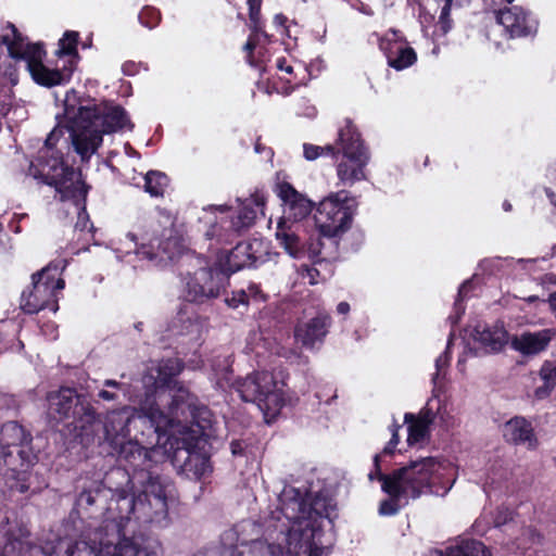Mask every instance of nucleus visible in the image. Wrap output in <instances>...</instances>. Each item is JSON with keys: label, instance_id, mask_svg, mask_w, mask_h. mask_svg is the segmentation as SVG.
<instances>
[{"label": "nucleus", "instance_id": "f3484780", "mask_svg": "<svg viewBox=\"0 0 556 556\" xmlns=\"http://www.w3.org/2000/svg\"><path fill=\"white\" fill-rule=\"evenodd\" d=\"M163 412L159 403H152L149 406L142 407V413H138L135 408L123 407L117 410L110 412L105 417L104 432L105 439L111 445L117 446L121 441L130 437L131 427L140 425H150V429L155 427V424L150 419V413Z\"/></svg>", "mask_w": 556, "mask_h": 556}, {"label": "nucleus", "instance_id": "e433bc0d", "mask_svg": "<svg viewBox=\"0 0 556 556\" xmlns=\"http://www.w3.org/2000/svg\"><path fill=\"white\" fill-rule=\"evenodd\" d=\"M168 185L165 174L157 170H150L144 176V190L151 197H162Z\"/></svg>", "mask_w": 556, "mask_h": 556}, {"label": "nucleus", "instance_id": "6e6d98bb", "mask_svg": "<svg viewBox=\"0 0 556 556\" xmlns=\"http://www.w3.org/2000/svg\"><path fill=\"white\" fill-rule=\"evenodd\" d=\"M42 332L51 340H54L58 337L56 327L53 324L47 325L46 328H42Z\"/></svg>", "mask_w": 556, "mask_h": 556}, {"label": "nucleus", "instance_id": "9d476101", "mask_svg": "<svg viewBox=\"0 0 556 556\" xmlns=\"http://www.w3.org/2000/svg\"><path fill=\"white\" fill-rule=\"evenodd\" d=\"M275 192L282 205V216L277 224L276 239L291 257H301L305 251L296 231V224L311 214L314 203L287 181L278 182Z\"/></svg>", "mask_w": 556, "mask_h": 556}, {"label": "nucleus", "instance_id": "49530a36", "mask_svg": "<svg viewBox=\"0 0 556 556\" xmlns=\"http://www.w3.org/2000/svg\"><path fill=\"white\" fill-rule=\"evenodd\" d=\"M399 429H400V426L397 425H393L391 427V439L390 441L388 442V444L384 446L383 451L381 454H376L375 457L377 455H379V460L381 459L382 456L384 455H392L399 444Z\"/></svg>", "mask_w": 556, "mask_h": 556}, {"label": "nucleus", "instance_id": "603ef678", "mask_svg": "<svg viewBox=\"0 0 556 556\" xmlns=\"http://www.w3.org/2000/svg\"><path fill=\"white\" fill-rule=\"evenodd\" d=\"M303 102H304V108H303V110H299L298 114L309 117V118L315 117L317 114L316 108L314 105L306 103L305 101H303Z\"/></svg>", "mask_w": 556, "mask_h": 556}, {"label": "nucleus", "instance_id": "5701e85b", "mask_svg": "<svg viewBox=\"0 0 556 556\" xmlns=\"http://www.w3.org/2000/svg\"><path fill=\"white\" fill-rule=\"evenodd\" d=\"M184 368L182 363L178 358H168L160 362L154 368H152L153 372L150 374V378L154 380V386L156 387V399L160 403L167 401L170 399V403L168 405V413L164 415L170 417V406L173 404V395L177 392L179 388H184L178 383H174L173 387H169L172 379L178 376Z\"/></svg>", "mask_w": 556, "mask_h": 556}, {"label": "nucleus", "instance_id": "6e6552de", "mask_svg": "<svg viewBox=\"0 0 556 556\" xmlns=\"http://www.w3.org/2000/svg\"><path fill=\"white\" fill-rule=\"evenodd\" d=\"M266 195L256 191L250 198L237 200L236 215H229L227 205H212L203 208L200 220L208 225L205 237L217 243H229L241 230L250 228L258 214L264 215Z\"/></svg>", "mask_w": 556, "mask_h": 556}, {"label": "nucleus", "instance_id": "58836bf2", "mask_svg": "<svg viewBox=\"0 0 556 556\" xmlns=\"http://www.w3.org/2000/svg\"><path fill=\"white\" fill-rule=\"evenodd\" d=\"M337 154V149L331 144H327L325 147L315 146L311 143L303 144V156L307 161H315L323 155L334 156Z\"/></svg>", "mask_w": 556, "mask_h": 556}, {"label": "nucleus", "instance_id": "cd10ccee", "mask_svg": "<svg viewBox=\"0 0 556 556\" xmlns=\"http://www.w3.org/2000/svg\"><path fill=\"white\" fill-rule=\"evenodd\" d=\"M431 408H422L417 416L413 414H405V422L408 425L407 431V443L410 446L422 445L429 440Z\"/></svg>", "mask_w": 556, "mask_h": 556}, {"label": "nucleus", "instance_id": "6ab92c4d", "mask_svg": "<svg viewBox=\"0 0 556 556\" xmlns=\"http://www.w3.org/2000/svg\"><path fill=\"white\" fill-rule=\"evenodd\" d=\"M48 415L54 420L68 418L92 417L93 410L84 396L76 393L74 389L62 388L51 392L47 396Z\"/></svg>", "mask_w": 556, "mask_h": 556}, {"label": "nucleus", "instance_id": "9b49d317", "mask_svg": "<svg viewBox=\"0 0 556 556\" xmlns=\"http://www.w3.org/2000/svg\"><path fill=\"white\" fill-rule=\"evenodd\" d=\"M285 382L273 372L256 371L237 382V391L245 402L254 403L267 424L271 422L286 403Z\"/></svg>", "mask_w": 556, "mask_h": 556}, {"label": "nucleus", "instance_id": "79ce46f5", "mask_svg": "<svg viewBox=\"0 0 556 556\" xmlns=\"http://www.w3.org/2000/svg\"><path fill=\"white\" fill-rule=\"evenodd\" d=\"M511 519V511L507 508H497L496 514L493 516L492 511H488L484 509L481 520H485V522L493 527H500L505 525L508 520Z\"/></svg>", "mask_w": 556, "mask_h": 556}, {"label": "nucleus", "instance_id": "72a5a7b5", "mask_svg": "<svg viewBox=\"0 0 556 556\" xmlns=\"http://www.w3.org/2000/svg\"><path fill=\"white\" fill-rule=\"evenodd\" d=\"M543 386L534 391L536 399L542 400L551 394L556 387V361H545L540 369Z\"/></svg>", "mask_w": 556, "mask_h": 556}, {"label": "nucleus", "instance_id": "13d9d810", "mask_svg": "<svg viewBox=\"0 0 556 556\" xmlns=\"http://www.w3.org/2000/svg\"><path fill=\"white\" fill-rule=\"evenodd\" d=\"M351 311V306L348 302H340L338 305H337V313L339 315H348Z\"/></svg>", "mask_w": 556, "mask_h": 556}, {"label": "nucleus", "instance_id": "423d86ee", "mask_svg": "<svg viewBox=\"0 0 556 556\" xmlns=\"http://www.w3.org/2000/svg\"><path fill=\"white\" fill-rule=\"evenodd\" d=\"M379 455L374 457L375 470L368 473L370 481H381V489L390 500L380 504L379 514L395 515L400 508L422 494L445 496L457 479L456 467L444 457L428 456L412 460L389 476L381 473Z\"/></svg>", "mask_w": 556, "mask_h": 556}, {"label": "nucleus", "instance_id": "b1692460", "mask_svg": "<svg viewBox=\"0 0 556 556\" xmlns=\"http://www.w3.org/2000/svg\"><path fill=\"white\" fill-rule=\"evenodd\" d=\"M262 245L261 240H252L238 243L232 250L227 252L226 260L220 265H224L228 271H237L244 267L254 265L262 260Z\"/></svg>", "mask_w": 556, "mask_h": 556}, {"label": "nucleus", "instance_id": "4be33fe9", "mask_svg": "<svg viewBox=\"0 0 556 556\" xmlns=\"http://www.w3.org/2000/svg\"><path fill=\"white\" fill-rule=\"evenodd\" d=\"M331 324V316L326 312H319L315 317L298 321L294 327L295 342L306 350H318L324 344Z\"/></svg>", "mask_w": 556, "mask_h": 556}, {"label": "nucleus", "instance_id": "0e129e2a", "mask_svg": "<svg viewBox=\"0 0 556 556\" xmlns=\"http://www.w3.org/2000/svg\"><path fill=\"white\" fill-rule=\"evenodd\" d=\"M13 114L16 115L18 118H24L26 115V111L23 108H21V109L16 108L13 110Z\"/></svg>", "mask_w": 556, "mask_h": 556}, {"label": "nucleus", "instance_id": "0eeeda50", "mask_svg": "<svg viewBox=\"0 0 556 556\" xmlns=\"http://www.w3.org/2000/svg\"><path fill=\"white\" fill-rule=\"evenodd\" d=\"M33 437L22 425L9 421L0 426V472L10 493H26L30 488L31 468L37 455Z\"/></svg>", "mask_w": 556, "mask_h": 556}, {"label": "nucleus", "instance_id": "1a4fd4ad", "mask_svg": "<svg viewBox=\"0 0 556 556\" xmlns=\"http://www.w3.org/2000/svg\"><path fill=\"white\" fill-rule=\"evenodd\" d=\"M167 228L161 233L162 239L157 235V229L153 228L151 233L144 232L138 235L127 232L124 239H119L114 244L113 251L116 258L131 263L132 257L147 260L161 264L175 260L180 254L181 244L179 239L173 236V222L168 215L164 216Z\"/></svg>", "mask_w": 556, "mask_h": 556}, {"label": "nucleus", "instance_id": "a211bd4d", "mask_svg": "<svg viewBox=\"0 0 556 556\" xmlns=\"http://www.w3.org/2000/svg\"><path fill=\"white\" fill-rule=\"evenodd\" d=\"M247 3L249 5V27L251 29V35L244 45L247 61L251 66L263 72L269 62L270 53L267 48L269 36L262 29L260 14L262 0H247Z\"/></svg>", "mask_w": 556, "mask_h": 556}, {"label": "nucleus", "instance_id": "a878e982", "mask_svg": "<svg viewBox=\"0 0 556 556\" xmlns=\"http://www.w3.org/2000/svg\"><path fill=\"white\" fill-rule=\"evenodd\" d=\"M556 338V329H542L535 332L526 331L513 337L511 348L522 355H536L548 346Z\"/></svg>", "mask_w": 556, "mask_h": 556}, {"label": "nucleus", "instance_id": "de8ad7c7", "mask_svg": "<svg viewBox=\"0 0 556 556\" xmlns=\"http://www.w3.org/2000/svg\"><path fill=\"white\" fill-rule=\"evenodd\" d=\"M229 307L238 308L240 305L248 304V294L244 289L232 292L230 298H226Z\"/></svg>", "mask_w": 556, "mask_h": 556}, {"label": "nucleus", "instance_id": "c03bdc74", "mask_svg": "<svg viewBox=\"0 0 556 556\" xmlns=\"http://www.w3.org/2000/svg\"><path fill=\"white\" fill-rule=\"evenodd\" d=\"M203 330H204V324L200 318H198V317H194V319L188 318V325L186 326V332H184L182 334L189 336L190 339L194 340L197 345H199L200 344L199 342L202 339Z\"/></svg>", "mask_w": 556, "mask_h": 556}, {"label": "nucleus", "instance_id": "e2e57ef3", "mask_svg": "<svg viewBox=\"0 0 556 556\" xmlns=\"http://www.w3.org/2000/svg\"><path fill=\"white\" fill-rule=\"evenodd\" d=\"M466 358H467V352L465 351L458 358V362H457V366L459 368V370H464V364L466 362Z\"/></svg>", "mask_w": 556, "mask_h": 556}, {"label": "nucleus", "instance_id": "412c9836", "mask_svg": "<svg viewBox=\"0 0 556 556\" xmlns=\"http://www.w3.org/2000/svg\"><path fill=\"white\" fill-rule=\"evenodd\" d=\"M495 18L509 38L532 36L539 27L535 16L520 5L500 9L495 12Z\"/></svg>", "mask_w": 556, "mask_h": 556}, {"label": "nucleus", "instance_id": "2f4dec72", "mask_svg": "<svg viewBox=\"0 0 556 556\" xmlns=\"http://www.w3.org/2000/svg\"><path fill=\"white\" fill-rule=\"evenodd\" d=\"M231 357L229 355H217L211 359V371L208 378L216 387L225 388L230 382Z\"/></svg>", "mask_w": 556, "mask_h": 556}, {"label": "nucleus", "instance_id": "864d4df0", "mask_svg": "<svg viewBox=\"0 0 556 556\" xmlns=\"http://www.w3.org/2000/svg\"><path fill=\"white\" fill-rule=\"evenodd\" d=\"M187 367L192 370L200 369L203 367V359L200 356L194 355L187 361Z\"/></svg>", "mask_w": 556, "mask_h": 556}, {"label": "nucleus", "instance_id": "37998d69", "mask_svg": "<svg viewBox=\"0 0 556 556\" xmlns=\"http://www.w3.org/2000/svg\"><path fill=\"white\" fill-rule=\"evenodd\" d=\"M138 18L143 26L152 29L159 24L161 14L155 8L144 7L140 11Z\"/></svg>", "mask_w": 556, "mask_h": 556}, {"label": "nucleus", "instance_id": "393cba45", "mask_svg": "<svg viewBox=\"0 0 556 556\" xmlns=\"http://www.w3.org/2000/svg\"><path fill=\"white\" fill-rule=\"evenodd\" d=\"M475 344L479 346L475 348V354H478V350L481 349L485 353L500 352L508 342V332L503 325L488 326L484 324H478L475 326L470 333Z\"/></svg>", "mask_w": 556, "mask_h": 556}, {"label": "nucleus", "instance_id": "dca6fc26", "mask_svg": "<svg viewBox=\"0 0 556 556\" xmlns=\"http://www.w3.org/2000/svg\"><path fill=\"white\" fill-rule=\"evenodd\" d=\"M156 435V444L151 447L142 446L138 440L121 441L116 447L119 448L121 456L127 460L136 470L148 471L152 464H160L169 457L170 450H167L166 437L168 428L156 430L151 428Z\"/></svg>", "mask_w": 556, "mask_h": 556}, {"label": "nucleus", "instance_id": "c9c22d12", "mask_svg": "<svg viewBox=\"0 0 556 556\" xmlns=\"http://www.w3.org/2000/svg\"><path fill=\"white\" fill-rule=\"evenodd\" d=\"M237 539V532L233 530H229L225 532L222 536V556H241L242 552L239 551L238 545H232V542ZM251 541V552L253 556H260V540L252 539Z\"/></svg>", "mask_w": 556, "mask_h": 556}, {"label": "nucleus", "instance_id": "338daca9", "mask_svg": "<svg viewBox=\"0 0 556 556\" xmlns=\"http://www.w3.org/2000/svg\"><path fill=\"white\" fill-rule=\"evenodd\" d=\"M545 281L548 282V283H554L556 285V276L555 275H546L545 277Z\"/></svg>", "mask_w": 556, "mask_h": 556}, {"label": "nucleus", "instance_id": "2eb2a0df", "mask_svg": "<svg viewBox=\"0 0 556 556\" xmlns=\"http://www.w3.org/2000/svg\"><path fill=\"white\" fill-rule=\"evenodd\" d=\"M229 282V276L219 268L201 267L184 277L182 296L188 302L203 303L218 298Z\"/></svg>", "mask_w": 556, "mask_h": 556}, {"label": "nucleus", "instance_id": "f257e3e1", "mask_svg": "<svg viewBox=\"0 0 556 556\" xmlns=\"http://www.w3.org/2000/svg\"><path fill=\"white\" fill-rule=\"evenodd\" d=\"M166 486L152 480L146 495H153V503L142 500L136 504L123 492L112 502L110 519L88 534V541L60 538L43 547L31 545L24 540L28 529L16 520L3 517L0 521V556H162L160 543L137 531L146 523L162 525L168 515Z\"/></svg>", "mask_w": 556, "mask_h": 556}, {"label": "nucleus", "instance_id": "f704fd0d", "mask_svg": "<svg viewBox=\"0 0 556 556\" xmlns=\"http://www.w3.org/2000/svg\"><path fill=\"white\" fill-rule=\"evenodd\" d=\"M152 480H157L160 481L162 484H164L166 486V496L168 495V492L172 488V484L168 480L166 479H162L160 476H153L151 472H148L147 475V479L144 480H140V483H143V491L141 494H139L136 498L134 496H130L125 490H116L112 497H111V501H110V505H109V508H108V511H106V516H105V519L104 520H109L110 519V510L112 508V502L114 501V498L116 497L117 493H124L126 496H128L129 498H131L136 504L139 502V500H142L143 503H148L149 500L153 503V495L152 494H149L148 496L146 495V490H147V486L148 484L150 483V481Z\"/></svg>", "mask_w": 556, "mask_h": 556}, {"label": "nucleus", "instance_id": "bb28decb", "mask_svg": "<svg viewBox=\"0 0 556 556\" xmlns=\"http://www.w3.org/2000/svg\"><path fill=\"white\" fill-rule=\"evenodd\" d=\"M503 435L507 442L528 450H535L539 445L533 426L525 417H514L505 422Z\"/></svg>", "mask_w": 556, "mask_h": 556}, {"label": "nucleus", "instance_id": "052dcab7", "mask_svg": "<svg viewBox=\"0 0 556 556\" xmlns=\"http://www.w3.org/2000/svg\"><path fill=\"white\" fill-rule=\"evenodd\" d=\"M547 302L549 304V308H551L552 313L554 314V316L556 318V291L549 294Z\"/></svg>", "mask_w": 556, "mask_h": 556}, {"label": "nucleus", "instance_id": "a18cd8bd", "mask_svg": "<svg viewBox=\"0 0 556 556\" xmlns=\"http://www.w3.org/2000/svg\"><path fill=\"white\" fill-rule=\"evenodd\" d=\"M469 1L470 0H455V4L462 7ZM453 2H454V0H445V4L441 11L440 24H441L444 33H446L451 28L448 15H450V11H451V7H452Z\"/></svg>", "mask_w": 556, "mask_h": 556}, {"label": "nucleus", "instance_id": "7ed1b4c3", "mask_svg": "<svg viewBox=\"0 0 556 556\" xmlns=\"http://www.w3.org/2000/svg\"><path fill=\"white\" fill-rule=\"evenodd\" d=\"M280 507L257 526L240 527L241 546L247 532L260 533V556H328L332 541L334 506L324 496H306L294 488L283 489Z\"/></svg>", "mask_w": 556, "mask_h": 556}, {"label": "nucleus", "instance_id": "09e8293b", "mask_svg": "<svg viewBox=\"0 0 556 556\" xmlns=\"http://www.w3.org/2000/svg\"><path fill=\"white\" fill-rule=\"evenodd\" d=\"M275 67L281 72V73H285V77H290L293 79V84L296 85L295 83V74H294V68L291 64L287 63V61L282 58H278L276 60V63H275Z\"/></svg>", "mask_w": 556, "mask_h": 556}, {"label": "nucleus", "instance_id": "ddd939ff", "mask_svg": "<svg viewBox=\"0 0 556 556\" xmlns=\"http://www.w3.org/2000/svg\"><path fill=\"white\" fill-rule=\"evenodd\" d=\"M355 202L345 190L331 192L316 206L314 222L316 230L329 241V248L338 247V238L351 226Z\"/></svg>", "mask_w": 556, "mask_h": 556}, {"label": "nucleus", "instance_id": "4d7b16f0", "mask_svg": "<svg viewBox=\"0 0 556 556\" xmlns=\"http://www.w3.org/2000/svg\"><path fill=\"white\" fill-rule=\"evenodd\" d=\"M232 455H241L243 453V443L240 441H232L230 444Z\"/></svg>", "mask_w": 556, "mask_h": 556}, {"label": "nucleus", "instance_id": "680f3d73", "mask_svg": "<svg viewBox=\"0 0 556 556\" xmlns=\"http://www.w3.org/2000/svg\"><path fill=\"white\" fill-rule=\"evenodd\" d=\"M103 384L105 387H109V388H121L122 387V383L117 382L116 380H112V379H108L103 382Z\"/></svg>", "mask_w": 556, "mask_h": 556}, {"label": "nucleus", "instance_id": "f03ea898", "mask_svg": "<svg viewBox=\"0 0 556 556\" xmlns=\"http://www.w3.org/2000/svg\"><path fill=\"white\" fill-rule=\"evenodd\" d=\"M67 129L74 151L83 162L97 153L103 141V135L119 130H131L126 111L109 102L96 103L83 100L76 91L66 92L63 119L50 131L35 160L30 162L28 174L47 185L54 186L62 199L84 200L87 187L80 174L64 164L56 143L63 136L62 126Z\"/></svg>", "mask_w": 556, "mask_h": 556}, {"label": "nucleus", "instance_id": "c85d7f7f", "mask_svg": "<svg viewBox=\"0 0 556 556\" xmlns=\"http://www.w3.org/2000/svg\"><path fill=\"white\" fill-rule=\"evenodd\" d=\"M305 253L300 257L307 256L311 261H316L319 266H328L330 261L334 257L337 247L331 250L329 248V241L324 236L319 235L316 230L315 235H312L305 243L302 241Z\"/></svg>", "mask_w": 556, "mask_h": 556}, {"label": "nucleus", "instance_id": "aec40b11", "mask_svg": "<svg viewBox=\"0 0 556 556\" xmlns=\"http://www.w3.org/2000/svg\"><path fill=\"white\" fill-rule=\"evenodd\" d=\"M379 48L386 55L388 65L396 71L408 68L417 61L415 50L396 29L391 28L379 38Z\"/></svg>", "mask_w": 556, "mask_h": 556}, {"label": "nucleus", "instance_id": "ea45409f", "mask_svg": "<svg viewBox=\"0 0 556 556\" xmlns=\"http://www.w3.org/2000/svg\"><path fill=\"white\" fill-rule=\"evenodd\" d=\"M471 280H467L458 289V295L454 303V314L448 317L453 325L458 323L465 312L463 301L467 298L469 291L471 290Z\"/></svg>", "mask_w": 556, "mask_h": 556}, {"label": "nucleus", "instance_id": "a19ab883", "mask_svg": "<svg viewBox=\"0 0 556 556\" xmlns=\"http://www.w3.org/2000/svg\"><path fill=\"white\" fill-rule=\"evenodd\" d=\"M452 342V334L448 338L446 351L435 359V374L432 377L434 391L440 387V377L444 376L445 369L450 363L448 350Z\"/></svg>", "mask_w": 556, "mask_h": 556}, {"label": "nucleus", "instance_id": "3c124183", "mask_svg": "<svg viewBox=\"0 0 556 556\" xmlns=\"http://www.w3.org/2000/svg\"><path fill=\"white\" fill-rule=\"evenodd\" d=\"M94 502V496L90 491H83L77 498L79 506H91Z\"/></svg>", "mask_w": 556, "mask_h": 556}, {"label": "nucleus", "instance_id": "4468645a", "mask_svg": "<svg viewBox=\"0 0 556 556\" xmlns=\"http://www.w3.org/2000/svg\"><path fill=\"white\" fill-rule=\"evenodd\" d=\"M64 268V261H56L33 274L31 286L21 295L20 307L24 313L36 314L45 308L55 313L59 309L58 293L65 287L61 277Z\"/></svg>", "mask_w": 556, "mask_h": 556}, {"label": "nucleus", "instance_id": "774afa93", "mask_svg": "<svg viewBox=\"0 0 556 556\" xmlns=\"http://www.w3.org/2000/svg\"><path fill=\"white\" fill-rule=\"evenodd\" d=\"M126 153L129 155V156H138V153L129 146H126Z\"/></svg>", "mask_w": 556, "mask_h": 556}, {"label": "nucleus", "instance_id": "473e14b6", "mask_svg": "<svg viewBox=\"0 0 556 556\" xmlns=\"http://www.w3.org/2000/svg\"><path fill=\"white\" fill-rule=\"evenodd\" d=\"M258 88L261 91L269 96L273 93L289 96L294 90L295 84H293V79L290 77L278 76L261 79Z\"/></svg>", "mask_w": 556, "mask_h": 556}, {"label": "nucleus", "instance_id": "5fc2aeb1", "mask_svg": "<svg viewBox=\"0 0 556 556\" xmlns=\"http://www.w3.org/2000/svg\"><path fill=\"white\" fill-rule=\"evenodd\" d=\"M254 149L256 153H264L265 159H267L268 161L273 159L274 152L270 148H266L262 146L260 142H256Z\"/></svg>", "mask_w": 556, "mask_h": 556}, {"label": "nucleus", "instance_id": "bf43d9fd", "mask_svg": "<svg viewBox=\"0 0 556 556\" xmlns=\"http://www.w3.org/2000/svg\"><path fill=\"white\" fill-rule=\"evenodd\" d=\"M99 397L104 401H115L117 399L116 394L106 390H101L99 392Z\"/></svg>", "mask_w": 556, "mask_h": 556}, {"label": "nucleus", "instance_id": "7c9ffc66", "mask_svg": "<svg viewBox=\"0 0 556 556\" xmlns=\"http://www.w3.org/2000/svg\"><path fill=\"white\" fill-rule=\"evenodd\" d=\"M424 408H431L429 412L430 419L433 422L435 418L439 419L440 425L445 429L454 428L457 425L456 418L451 413L445 401L440 399L438 390H433V395L427 402Z\"/></svg>", "mask_w": 556, "mask_h": 556}, {"label": "nucleus", "instance_id": "c756f323", "mask_svg": "<svg viewBox=\"0 0 556 556\" xmlns=\"http://www.w3.org/2000/svg\"><path fill=\"white\" fill-rule=\"evenodd\" d=\"M430 556H492L489 548L480 541L464 540L445 551H433Z\"/></svg>", "mask_w": 556, "mask_h": 556}, {"label": "nucleus", "instance_id": "8fccbe9b", "mask_svg": "<svg viewBox=\"0 0 556 556\" xmlns=\"http://www.w3.org/2000/svg\"><path fill=\"white\" fill-rule=\"evenodd\" d=\"M245 291L248 294V302L250 300L265 301V295L257 285H255V283L249 285V287L245 289Z\"/></svg>", "mask_w": 556, "mask_h": 556}, {"label": "nucleus", "instance_id": "f8f14e48", "mask_svg": "<svg viewBox=\"0 0 556 556\" xmlns=\"http://www.w3.org/2000/svg\"><path fill=\"white\" fill-rule=\"evenodd\" d=\"M337 144L340 147L341 157L337 161V177L341 185L353 186L366 179V166L370 154L364 144L356 126L350 121L339 128Z\"/></svg>", "mask_w": 556, "mask_h": 556}, {"label": "nucleus", "instance_id": "4c0bfd02", "mask_svg": "<svg viewBox=\"0 0 556 556\" xmlns=\"http://www.w3.org/2000/svg\"><path fill=\"white\" fill-rule=\"evenodd\" d=\"M312 266H303L301 268V276L304 280H307L309 285H316L320 281L326 280L332 275L331 264L328 266H319L316 261H312Z\"/></svg>", "mask_w": 556, "mask_h": 556}, {"label": "nucleus", "instance_id": "69168bd1", "mask_svg": "<svg viewBox=\"0 0 556 556\" xmlns=\"http://www.w3.org/2000/svg\"><path fill=\"white\" fill-rule=\"evenodd\" d=\"M2 114L5 116L12 112V104L5 103L1 109Z\"/></svg>", "mask_w": 556, "mask_h": 556}, {"label": "nucleus", "instance_id": "39448f33", "mask_svg": "<svg viewBox=\"0 0 556 556\" xmlns=\"http://www.w3.org/2000/svg\"><path fill=\"white\" fill-rule=\"evenodd\" d=\"M78 33L66 31L59 40L54 66L42 63L45 51L39 43H29L8 23L1 35V42L8 53L0 55V87L14 86L21 68L29 73L34 81L43 87L67 84L76 68Z\"/></svg>", "mask_w": 556, "mask_h": 556}, {"label": "nucleus", "instance_id": "20e7f679", "mask_svg": "<svg viewBox=\"0 0 556 556\" xmlns=\"http://www.w3.org/2000/svg\"><path fill=\"white\" fill-rule=\"evenodd\" d=\"M150 419L156 430L168 428L166 437L169 457L175 466L184 473L194 479H201L211 472V464L206 454L195 451L210 437L211 413L198 404L197 397L184 388L173 395L170 417L164 412L150 413Z\"/></svg>", "mask_w": 556, "mask_h": 556}]
</instances>
